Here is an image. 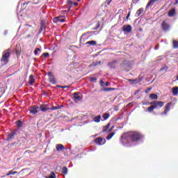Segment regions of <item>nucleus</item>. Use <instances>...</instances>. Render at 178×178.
Returning a JSON list of instances; mask_svg holds the SVG:
<instances>
[{
  "label": "nucleus",
  "instance_id": "f257e3e1",
  "mask_svg": "<svg viewBox=\"0 0 178 178\" xmlns=\"http://www.w3.org/2000/svg\"><path fill=\"white\" fill-rule=\"evenodd\" d=\"M141 138H143V136L138 132H128L121 136V141L124 144L126 143L131 144L136 143V141H138V140H141Z\"/></svg>",
  "mask_w": 178,
  "mask_h": 178
},
{
  "label": "nucleus",
  "instance_id": "f03ea898",
  "mask_svg": "<svg viewBox=\"0 0 178 178\" xmlns=\"http://www.w3.org/2000/svg\"><path fill=\"white\" fill-rule=\"evenodd\" d=\"M149 104L152 105L154 107V109H156V108H162V106H163V102L159 101L150 102Z\"/></svg>",
  "mask_w": 178,
  "mask_h": 178
},
{
  "label": "nucleus",
  "instance_id": "7ed1b4c3",
  "mask_svg": "<svg viewBox=\"0 0 178 178\" xmlns=\"http://www.w3.org/2000/svg\"><path fill=\"white\" fill-rule=\"evenodd\" d=\"M122 31L124 33H131V30H133V28L131 27V25H124L122 26Z\"/></svg>",
  "mask_w": 178,
  "mask_h": 178
},
{
  "label": "nucleus",
  "instance_id": "20e7f679",
  "mask_svg": "<svg viewBox=\"0 0 178 178\" xmlns=\"http://www.w3.org/2000/svg\"><path fill=\"white\" fill-rule=\"evenodd\" d=\"M9 56H10L9 51H5L3 53V56H2V58H1V62L8 63V58H9Z\"/></svg>",
  "mask_w": 178,
  "mask_h": 178
},
{
  "label": "nucleus",
  "instance_id": "39448f33",
  "mask_svg": "<svg viewBox=\"0 0 178 178\" xmlns=\"http://www.w3.org/2000/svg\"><path fill=\"white\" fill-rule=\"evenodd\" d=\"M49 76V81L51 83V84H55L56 83V81H55V76L52 74V72H49L48 74Z\"/></svg>",
  "mask_w": 178,
  "mask_h": 178
},
{
  "label": "nucleus",
  "instance_id": "423d86ee",
  "mask_svg": "<svg viewBox=\"0 0 178 178\" xmlns=\"http://www.w3.org/2000/svg\"><path fill=\"white\" fill-rule=\"evenodd\" d=\"M54 23H64L65 19L62 18V16L56 17L53 19Z\"/></svg>",
  "mask_w": 178,
  "mask_h": 178
},
{
  "label": "nucleus",
  "instance_id": "0eeeda50",
  "mask_svg": "<svg viewBox=\"0 0 178 178\" xmlns=\"http://www.w3.org/2000/svg\"><path fill=\"white\" fill-rule=\"evenodd\" d=\"M95 143L97 144V145H104L106 141L105 139H103L102 138H97L95 139Z\"/></svg>",
  "mask_w": 178,
  "mask_h": 178
},
{
  "label": "nucleus",
  "instance_id": "6e6552de",
  "mask_svg": "<svg viewBox=\"0 0 178 178\" xmlns=\"http://www.w3.org/2000/svg\"><path fill=\"white\" fill-rule=\"evenodd\" d=\"M30 112L31 113H33L34 115H35V113H38V106H33L31 107Z\"/></svg>",
  "mask_w": 178,
  "mask_h": 178
},
{
  "label": "nucleus",
  "instance_id": "1a4fd4ad",
  "mask_svg": "<svg viewBox=\"0 0 178 178\" xmlns=\"http://www.w3.org/2000/svg\"><path fill=\"white\" fill-rule=\"evenodd\" d=\"M170 106H172V103H168L165 106L164 112L162 113L161 115H166V113L170 111Z\"/></svg>",
  "mask_w": 178,
  "mask_h": 178
},
{
  "label": "nucleus",
  "instance_id": "9d476101",
  "mask_svg": "<svg viewBox=\"0 0 178 178\" xmlns=\"http://www.w3.org/2000/svg\"><path fill=\"white\" fill-rule=\"evenodd\" d=\"M74 102H79V101H80V93L79 92L74 93Z\"/></svg>",
  "mask_w": 178,
  "mask_h": 178
},
{
  "label": "nucleus",
  "instance_id": "9b49d317",
  "mask_svg": "<svg viewBox=\"0 0 178 178\" xmlns=\"http://www.w3.org/2000/svg\"><path fill=\"white\" fill-rule=\"evenodd\" d=\"M49 108L48 107V106L43 104L40 106V111H42V112H47V111H49Z\"/></svg>",
  "mask_w": 178,
  "mask_h": 178
},
{
  "label": "nucleus",
  "instance_id": "f8f14e48",
  "mask_svg": "<svg viewBox=\"0 0 178 178\" xmlns=\"http://www.w3.org/2000/svg\"><path fill=\"white\" fill-rule=\"evenodd\" d=\"M155 2H158V0H150L146 6V9H148L149 6H152Z\"/></svg>",
  "mask_w": 178,
  "mask_h": 178
},
{
  "label": "nucleus",
  "instance_id": "ddd939ff",
  "mask_svg": "<svg viewBox=\"0 0 178 178\" xmlns=\"http://www.w3.org/2000/svg\"><path fill=\"white\" fill-rule=\"evenodd\" d=\"M15 132H11L10 134H9L7 140L8 141H10V140L15 138Z\"/></svg>",
  "mask_w": 178,
  "mask_h": 178
},
{
  "label": "nucleus",
  "instance_id": "4468645a",
  "mask_svg": "<svg viewBox=\"0 0 178 178\" xmlns=\"http://www.w3.org/2000/svg\"><path fill=\"white\" fill-rule=\"evenodd\" d=\"M56 148L57 151H63V149H65V146L63 145H56Z\"/></svg>",
  "mask_w": 178,
  "mask_h": 178
},
{
  "label": "nucleus",
  "instance_id": "2eb2a0df",
  "mask_svg": "<svg viewBox=\"0 0 178 178\" xmlns=\"http://www.w3.org/2000/svg\"><path fill=\"white\" fill-rule=\"evenodd\" d=\"M162 27L163 30H164L165 31H168V30H169V25L165 23V22H163Z\"/></svg>",
  "mask_w": 178,
  "mask_h": 178
},
{
  "label": "nucleus",
  "instance_id": "dca6fc26",
  "mask_svg": "<svg viewBox=\"0 0 178 178\" xmlns=\"http://www.w3.org/2000/svg\"><path fill=\"white\" fill-rule=\"evenodd\" d=\"M35 82V80L34 79V76L31 75L29 76V84H31V85L34 84Z\"/></svg>",
  "mask_w": 178,
  "mask_h": 178
},
{
  "label": "nucleus",
  "instance_id": "f3484780",
  "mask_svg": "<svg viewBox=\"0 0 178 178\" xmlns=\"http://www.w3.org/2000/svg\"><path fill=\"white\" fill-rule=\"evenodd\" d=\"M172 95H178V87H174L172 88Z\"/></svg>",
  "mask_w": 178,
  "mask_h": 178
},
{
  "label": "nucleus",
  "instance_id": "a211bd4d",
  "mask_svg": "<svg viewBox=\"0 0 178 178\" xmlns=\"http://www.w3.org/2000/svg\"><path fill=\"white\" fill-rule=\"evenodd\" d=\"M129 81L130 83V84H137V83L140 82V80L138 79H129Z\"/></svg>",
  "mask_w": 178,
  "mask_h": 178
},
{
  "label": "nucleus",
  "instance_id": "6ab92c4d",
  "mask_svg": "<svg viewBox=\"0 0 178 178\" xmlns=\"http://www.w3.org/2000/svg\"><path fill=\"white\" fill-rule=\"evenodd\" d=\"M94 122L99 123L101 122V115H97L93 118Z\"/></svg>",
  "mask_w": 178,
  "mask_h": 178
},
{
  "label": "nucleus",
  "instance_id": "aec40b11",
  "mask_svg": "<svg viewBox=\"0 0 178 178\" xmlns=\"http://www.w3.org/2000/svg\"><path fill=\"white\" fill-rule=\"evenodd\" d=\"M108 66L111 69H113V67H115L116 66V61H112V62L109 63Z\"/></svg>",
  "mask_w": 178,
  "mask_h": 178
},
{
  "label": "nucleus",
  "instance_id": "412c9836",
  "mask_svg": "<svg viewBox=\"0 0 178 178\" xmlns=\"http://www.w3.org/2000/svg\"><path fill=\"white\" fill-rule=\"evenodd\" d=\"M144 12V8H140L139 10H137L136 13V16L138 17L140 15H141Z\"/></svg>",
  "mask_w": 178,
  "mask_h": 178
},
{
  "label": "nucleus",
  "instance_id": "4be33fe9",
  "mask_svg": "<svg viewBox=\"0 0 178 178\" xmlns=\"http://www.w3.org/2000/svg\"><path fill=\"white\" fill-rule=\"evenodd\" d=\"M175 13H176V11L175 10V9H172L169 11L168 16H170V17H172V16H175Z\"/></svg>",
  "mask_w": 178,
  "mask_h": 178
},
{
  "label": "nucleus",
  "instance_id": "5701e85b",
  "mask_svg": "<svg viewBox=\"0 0 178 178\" xmlns=\"http://www.w3.org/2000/svg\"><path fill=\"white\" fill-rule=\"evenodd\" d=\"M102 91H115V88H102Z\"/></svg>",
  "mask_w": 178,
  "mask_h": 178
},
{
  "label": "nucleus",
  "instance_id": "b1692460",
  "mask_svg": "<svg viewBox=\"0 0 178 178\" xmlns=\"http://www.w3.org/2000/svg\"><path fill=\"white\" fill-rule=\"evenodd\" d=\"M89 45H97V42L95 40H90L86 42Z\"/></svg>",
  "mask_w": 178,
  "mask_h": 178
},
{
  "label": "nucleus",
  "instance_id": "393cba45",
  "mask_svg": "<svg viewBox=\"0 0 178 178\" xmlns=\"http://www.w3.org/2000/svg\"><path fill=\"white\" fill-rule=\"evenodd\" d=\"M149 97L151 99H158V95L156 94H151Z\"/></svg>",
  "mask_w": 178,
  "mask_h": 178
},
{
  "label": "nucleus",
  "instance_id": "a878e982",
  "mask_svg": "<svg viewBox=\"0 0 178 178\" xmlns=\"http://www.w3.org/2000/svg\"><path fill=\"white\" fill-rule=\"evenodd\" d=\"M154 109H155V107H154L153 105H152V106H150L149 107L147 108V111L149 113L153 112Z\"/></svg>",
  "mask_w": 178,
  "mask_h": 178
},
{
  "label": "nucleus",
  "instance_id": "bb28decb",
  "mask_svg": "<svg viewBox=\"0 0 178 178\" xmlns=\"http://www.w3.org/2000/svg\"><path fill=\"white\" fill-rule=\"evenodd\" d=\"M17 173V171L10 170V171H9L8 173L6 174V176H10V175H16Z\"/></svg>",
  "mask_w": 178,
  "mask_h": 178
},
{
  "label": "nucleus",
  "instance_id": "cd10ccee",
  "mask_svg": "<svg viewBox=\"0 0 178 178\" xmlns=\"http://www.w3.org/2000/svg\"><path fill=\"white\" fill-rule=\"evenodd\" d=\"M113 136H115V133L112 132L111 134H110L109 135H108V136L106 137L107 140H111V138H112V137H113Z\"/></svg>",
  "mask_w": 178,
  "mask_h": 178
},
{
  "label": "nucleus",
  "instance_id": "c85d7f7f",
  "mask_svg": "<svg viewBox=\"0 0 178 178\" xmlns=\"http://www.w3.org/2000/svg\"><path fill=\"white\" fill-rule=\"evenodd\" d=\"M41 52V49L40 48H37L35 51H34V54L35 55H38V54H40Z\"/></svg>",
  "mask_w": 178,
  "mask_h": 178
},
{
  "label": "nucleus",
  "instance_id": "c756f323",
  "mask_svg": "<svg viewBox=\"0 0 178 178\" xmlns=\"http://www.w3.org/2000/svg\"><path fill=\"white\" fill-rule=\"evenodd\" d=\"M61 172H62V173H63L64 175H66V174L67 173V168H66V167L63 168Z\"/></svg>",
  "mask_w": 178,
  "mask_h": 178
},
{
  "label": "nucleus",
  "instance_id": "7c9ffc66",
  "mask_svg": "<svg viewBox=\"0 0 178 178\" xmlns=\"http://www.w3.org/2000/svg\"><path fill=\"white\" fill-rule=\"evenodd\" d=\"M173 47L174 48H178V42L176 40L173 41Z\"/></svg>",
  "mask_w": 178,
  "mask_h": 178
},
{
  "label": "nucleus",
  "instance_id": "2f4dec72",
  "mask_svg": "<svg viewBox=\"0 0 178 178\" xmlns=\"http://www.w3.org/2000/svg\"><path fill=\"white\" fill-rule=\"evenodd\" d=\"M103 118H104V120H106L107 119L109 118V114H108V113L104 114Z\"/></svg>",
  "mask_w": 178,
  "mask_h": 178
},
{
  "label": "nucleus",
  "instance_id": "473e14b6",
  "mask_svg": "<svg viewBox=\"0 0 178 178\" xmlns=\"http://www.w3.org/2000/svg\"><path fill=\"white\" fill-rule=\"evenodd\" d=\"M67 3L70 6V8H72V6H73V4H74L73 1L72 0H68Z\"/></svg>",
  "mask_w": 178,
  "mask_h": 178
},
{
  "label": "nucleus",
  "instance_id": "72a5a7b5",
  "mask_svg": "<svg viewBox=\"0 0 178 178\" xmlns=\"http://www.w3.org/2000/svg\"><path fill=\"white\" fill-rule=\"evenodd\" d=\"M46 178H56V176L55 175V173L51 172V175Z\"/></svg>",
  "mask_w": 178,
  "mask_h": 178
},
{
  "label": "nucleus",
  "instance_id": "f704fd0d",
  "mask_svg": "<svg viewBox=\"0 0 178 178\" xmlns=\"http://www.w3.org/2000/svg\"><path fill=\"white\" fill-rule=\"evenodd\" d=\"M100 86L101 87H105V83H104V81H100Z\"/></svg>",
  "mask_w": 178,
  "mask_h": 178
},
{
  "label": "nucleus",
  "instance_id": "c9c22d12",
  "mask_svg": "<svg viewBox=\"0 0 178 178\" xmlns=\"http://www.w3.org/2000/svg\"><path fill=\"white\" fill-rule=\"evenodd\" d=\"M111 126V124H108L106 126V127H105V129H104V131H106V129H109V127Z\"/></svg>",
  "mask_w": 178,
  "mask_h": 178
},
{
  "label": "nucleus",
  "instance_id": "e433bc0d",
  "mask_svg": "<svg viewBox=\"0 0 178 178\" xmlns=\"http://www.w3.org/2000/svg\"><path fill=\"white\" fill-rule=\"evenodd\" d=\"M112 1H113V0H106V3L107 5H111V2H112Z\"/></svg>",
  "mask_w": 178,
  "mask_h": 178
},
{
  "label": "nucleus",
  "instance_id": "4c0bfd02",
  "mask_svg": "<svg viewBox=\"0 0 178 178\" xmlns=\"http://www.w3.org/2000/svg\"><path fill=\"white\" fill-rule=\"evenodd\" d=\"M56 109H58V108L57 106H53L51 110V111H56Z\"/></svg>",
  "mask_w": 178,
  "mask_h": 178
},
{
  "label": "nucleus",
  "instance_id": "58836bf2",
  "mask_svg": "<svg viewBox=\"0 0 178 178\" xmlns=\"http://www.w3.org/2000/svg\"><path fill=\"white\" fill-rule=\"evenodd\" d=\"M17 125L18 126V127H20V126H22V122L21 121H18L17 122Z\"/></svg>",
  "mask_w": 178,
  "mask_h": 178
},
{
  "label": "nucleus",
  "instance_id": "ea45409f",
  "mask_svg": "<svg viewBox=\"0 0 178 178\" xmlns=\"http://www.w3.org/2000/svg\"><path fill=\"white\" fill-rule=\"evenodd\" d=\"M97 65H99V62L93 63L92 64V66H97Z\"/></svg>",
  "mask_w": 178,
  "mask_h": 178
},
{
  "label": "nucleus",
  "instance_id": "a19ab883",
  "mask_svg": "<svg viewBox=\"0 0 178 178\" xmlns=\"http://www.w3.org/2000/svg\"><path fill=\"white\" fill-rule=\"evenodd\" d=\"M43 55H44L46 58H48V56H49V54H48V53H44Z\"/></svg>",
  "mask_w": 178,
  "mask_h": 178
},
{
  "label": "nucleus",
  "instance_id": "79ce46f5",
  "mask_svg": "<svg viewBox=\"0 0 178 178\" xmlns=\"http://www.w3.org/2000/svg\"><path fill=\"white\" fill-rule=\"evenodd\" d=\"M104 86H105V87H109V83H108V82H106V83L104 84Z\"/></svg>",
  "mask_w": 178,
  "mask_h": 178
},
{
  "label": "nucleus",
  "instance_id": "37998d69",
  "mask_svg": "<svg viewBox=\"0 0 178 178\" xmlns=\"http://www.w3.org/2000/svg\"><path fill=\"white\" fill-rule=\"evenodd\" d=\"M69 86H60L61 88H69Z\"/></svg>",
  "mask_w": 178,
  "mask_h": 178
},
{
  "label": "nucleus",
  "instance_id": "c03bdc74",
  "mask_svg": "<svg viewBox=\"0 0 178 178\" xmlns=\"http://www.w3.org/2000/svg\"><path fill=\"white\" fill-rule=\"evenodd\" d=\"M151 91V88H149L147 90L146 92H149Z\"/></svg>",
  "mask_w": 178,
  "mask_h": 178
},
{
  "label": "nucleus",
  "instance_id": "a18cd8bd",
  "mask_svg": "<svg viewBox=\"0 0 178 178\" xmlns=\"http://www.w3.org/2000/svg\"><path fill=\"white\" fill-rule=\"evenodd\" d=\"M73 5H74V6H77V5H79V3L77 2H74Z\"/></svg>",
  "mask_w": 178,
  "mask_h": 178
},
{
  "label": "nucleus",
  "instance_id": "49530a36",
  "mask_svg": "<svg viewBox=\"0 0 178 178\" xmlns=\"http://www.w3.org/2000/svg\"><path fill=\"white\" fill-rule=\"evenodd\" d=\"M154 49H159V45H157L154 47Z\"/></svg>",
  "mask_w": 178,
  "mask_h": 178
},
{
  "label": "nucleus",
  "instance_id": "de8ad7c7",
  "mask_svg": "<svg viewBox=\"0 0 178 178\" xmlns=\"http://www.w3.org/2000/svg\"><path fill=\"white\" fill-rule=\"evenodd\" d=\"M92 81H95L97 80V78H91Z\"/></svg>",
  "mask_w": 178,
  "mask_h": 178
},
{
  "label": "nucleus",
  "instance_id": "09e8293b",
  "mask_svg": "<svg viewBox=\"0 0 178 178\" xmlns=\"http://www.w3.org/2000/svg\"><path fill=\"white\" fill-rule=\"evenodd\" d=\"M129 17H130V13H128V15L127 16V19H129Z\"/></svg>",
  "mask_w": 178,
  "mask_h": 178
},
{
  "label": "nucleus",
  "instance_id": "8fccbe9b",
  "mask_svg": "<svg viewBox=\"0 0 178 178\" xmlns=\"http://www.w3.org/2000/svg\"><path fill=\"white\" fill-rule=\"evenodd\" d=\"M176 3H178V0H176Z\"/></svg>",
  "mask_w": 178,
  "mask_h": 178
},
{
  "label": "nucleus",
  "instance_id": "3c124183",
  "mask_svg": "<svg viewBox=\"0 0 178 178\" xmlns=\"http://www.w3.org/2000/svg\"><path fill=\"white\" fill-rule=\"evenodd\" d=\"M78 2H80V0H77Z\"/></svg>",
  "mask_w": 178,
  "mask_h": 178
},
{
  "label": "nucleus",
  "instance_id": "603ef678",
  "mask_svg": "<svg viewBox=\"0 0 178 178\" xmlns=\"http://www.w3.org/2000/svg\"><path fill=\"white\" fill-rule=\"evenodd\" d=\"M161 70H163V68H161Z\"/></svg>",
  "mask_w": 178,
  "mask_h": 178
}]
</instances>
